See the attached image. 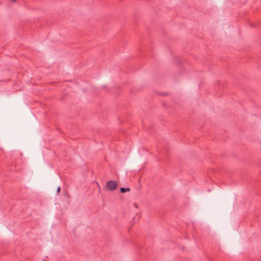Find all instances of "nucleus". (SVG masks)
I'll return each instance as SVG.
<instances>
[{"mask_svg":"<svg viewBox=\"0 0 261 261\" xmlns=\"http://www.w3.org/2000/svg\"><path fill=\"white\" fill-rule=\"evenodd\" d=\"M106 188L111 191H113L118 188V183L115 180H109L107 182Z\"/></svg>","mask_w":261,"mask_h":261,"instance_id":"1","label":"nucleus"},{"mask_svg":"<svg viewBox=\"0 0 261 261\" xmlns=\"http://www.w3.org/2000/svg\"><path fill=\"white\" fill-rule=\"evenodd\" d=\"M130 189L129 188H120V191L122 193H125L126 191H129Z\"/></svg>","mask_w":261,"mask_h":261,"instance_id":"2","label":"nucleus"},{"mask_svg":"<svg viewBox=\"0 0 261 261\" xmlns=\"http://www.w3.org/2000/svg\"><path fill=\"white\" fill-rule=\"evenodd\" d=\"M60 187H59L58 188V189H57V192H58V193H59V192H60Z\"/></svg>","mask_w":261,"mask_h":261,"instance_id":"3","label":"nucleus"},{"mask_svg":"<svg viewBox=\"0 0 261 261\" xmlns=\"http://www.w3.org/2000/svg\"><path fill=\"white\" fill-rule=\"evenodd\" d=\"M12 1H13V2H15L16 1V0H12Z\"/></svg>","mask_w":261,"mask_h":261,"instance_id":"4","label":"nucleus"}]
</instances>
